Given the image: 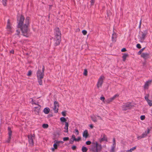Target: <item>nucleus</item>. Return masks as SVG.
<instances>
[{
	"mask_svg": "<svg viewBox=\"0 0 152 152\" xmlns=\"http://www.w3.org/2000/svg\"><path fill=\"white\" fill-rule=\"evenodd\" d=\"M29 17H27L25 20L24 16L21 15L18 25V27L20 28L23 35L26 37L28 36L29 32L28 26L29 24Z\"/></svg>",
	"mask_w": 152,
	"mask_h": 152,
	"instance_id": "obj_1",
	"label": "nucleus"
},
{
	"mask_svg": "<svg viewBox=\"0 0 152 152\" xmlns=\"http://www.w3.org/2000/svg\"><path fill=\"white\" fill-rule=\"evenodd\" d=\"M61 35L59 28L57 27L55 29L54 46H56L59 45L61 41Z\"/></svg>",
	"mask_w": 152,
	"mask_h": 152,
	"instance_id": "obj_2",
	"label": "nucleus"
},
{
	"mask_svg": "<svg viewBox=\"0 0 152 152\" xmlns=\"http://www.w3.org/2000/svg\"><path fill=\"white\" fill-rule=\"evenodd\" d=\"M94 145L92 146V147L91 148V150L93 152H100L102 148L101 145L99 144L97 142L94 143Z\"/></svg>",
	"mask_w": 152,
	"mask_h": 152,
	"instance_id": "obj_3",
	"label": "nucleus"
},
{
	"mask_svg": "<svg viewBox=\"0 0 152 152\" xmlns=\"http://www.w3.org/2000/svg\"><path fill=\"white\" fill-rule=\"evenodd\" d=\"M132 107V106L131 103L127 102L123 105L122 109L123 110H126L131 109Z\"/></svg>",
	"mask_w": 152,
	"mask_h": 152,
	"instance_id": "obj_4",
	"label": "nucleus"
},
{
	"mask_svg": "<svg viewBox=\"0 0 152 152\" xmlns=\"http://www.w3.org/2000/svg\"><path fill=\"white\" fill-rule=\"evenodd\" d=\"M104 77V76H101L99 79L97 83V87L98 88L101 87L103 83V81Z\"/></svg>",
	"mask_w": 152,
	"mask_h": 152,
	"instance_id": "obj_5",
	"label": "nucleus"
},
{
	"mask_svg": "<svg viewBox=\"0 0 152 152\" xmlns=\"http://www.w3.org/2000/svg\"><path fill=\"white\" fill-rule=\"evenodd\" d=\"M147 34V32L146 31L144 32H142L141 35L139 36V38L140 42H142L145 39L146 37Z\"/></svg>",
	"mask_w": 152,
	"mask_h": 152,
	"instance_id": "obj_6",
	"label": "nucleus"
},
{
	"mask_svg": "<svg viewBox=\"0 0 152 152\" xmlns=\"http://www.w3.org/2000/svg\"><path fill=\"white\" fill-rule=\"evenodd\" d=\"M34 138V136L32 134L29 135L28 136L29 144L31 146H33L34 145L33 140Z\"/></svg>",
	"mask_w": 152,
	"mask_h": 152,
	"instance_id": "obj_7",
	"label": "nucleus"
},
{
	"mask_svg": "<svg viewBox=\"0 0 152 152\" xmlns=\"http://www.w3.org/2000/svg\"><path fill=\"white\" fill-rule=\"evenodd\" d=\"M44 75V73L42 72L40 69H38L37 72V78H43Z\"/></svg>",
	"mask_w": 152,
	"mask_h": 152,
	"instance_id": "obj_8",
	"label": "nucleus"
},
{
	"mask_svg": "<svg viewBox=\"0 0 152 152\" xmlns=\"http://www.w3.org/2000/svg\"><path fill=\"white\" fill-rule=\"evenodd\" d=\"M118 95L117 94H115L113 97L107 99L106 101V102L107 103H110V102H112L117 97H118Z\"/></svg>",
	"mask_w": 152,
	"mask_h": 152,
	"instance_id": "obj_9",
	"label": "nucleus"
},
{
	"mask_svg": "<svg viewBox=\"0 0 152 152\" xmlns=\"http://www.w3.org/2000/svg\"><path fill=\"white\" fill-rule=\"evenodd\" d=\"M54 107L53 109L55 113H57L58 111L59 104L58 103L57 101H55L54 103Z\"/></svg>",
	"mask_w": 152,
	"mask_h": 152,
	"instance_id": "obj_10",
	"label": "nucleus"
},
{
	"mask_svg": "<svg viewBox=\"0 0 152 152\" xmlns=\"http://www.w3.org/2000/svg\"><path fill=\"white\" fill-rule=\"evenodd\" d=\"M149 96V94H146L145 96V99L146 101L149 106L151 107L152 106V101L148 99Z\"/></svg>",
	"mask_w": 152,
	"mask_h": 152,
	"instance_id": "obj_11",
	"label": "nucleus"
},
{
	"mask_svg": "<svg viewBox=\"0 0 152 152\" xmlns=\"http://www.w3.org/2000/svg\"><path fill=\"white\" fill-rule=\"evenodd\" d=\"M152 82L151 80H148L146 81L143 86L144 89H148V88L149 85L151 84Z\"/></svg>",
	"mask_w": 152,
	"mask_h": 152,
	"instance_id": "obj_12",
	"label": "nucleus"
},
{
	"mask_svg": "<svg viewBox=\"0 0 152 152\" xmlns=\"http://www.w3.org/2000/svg\"><path fill=\"white\" fill-rule=\"evenodd\" d=\"M147 131H145V132L143 133L141 135L142 137L143 138L147 136V134L149 133L150 132V131L151 129V127L150 128H147Z\"/></svg>",
	"mask_w": 152,
	"mask_h": 152,
	"instance_id": "obj_13",
	"label": "nucleus"
},
{
	"mask_svg": "<svg viewBox=\"0 0 152 152\" xmlns=\"http://www.w3.org/2000/svg\"><path fill=\"white\" fill-rule=\"evenodd\" d=\"M8 134H9V137L7 141V142H9L10 141V140L11 139V137L12 136V131L11 130V128L9 127H8Z\"/></svg>",
	"mask_w": 152,
	"mask_h": 152,
	"instance_id": "obj_14",
	"label": "nucleus"
},
{
	"mask_svg": "<svg viewBox=\"0 0 152 152\" xmlns=\"http://www.w3.org/2000/svg\"><path fill=\"white\" fill-rule=\"evenodd\" d=\"M141 56L145 59H146L148 58L149 54L147 53H142L141 54Z\"/></svg>",
	"mask_w": 152,
	"mask_h": 152,
	"instance_id": "obj_15",
	"label": "nucleus"
},
{
	"mask_svg": "<svg viewBox=\"0 0 152 152\" xmlns=\"http://www.w3.org/2000/svg\"><path fill=\"white\" fill-rule=\"evenodd\" d=\"M68 126L69 124L67 122H66L65 123V126L64 127V132L65 133H68Z\"/></svg>",
	"mask_w": 152,
	"mask_h": 152,
	"instance_id": "obj_16",
	"label": "nucleus"
},
{
	"mask_svg": "<svg viewBox=\"0 0 152 152\" xmlns=\"http://www.w3.org/2000/svg\"><path fill=\"white\" fill-rule=\"evenodd\" d=\"M83 137H84L86 139L88 137V134L87 130H85L83 132Z\"/></svg>",
	"mask_w": 152,
	"mask_h": 152,
	"instance_id": "obj_17",
	"label": "nucleus"
},
{
	"mask_svg": "<svg viewBox=\"0 0 152 152\" xmlns=\"http://www.w3.org/2000/svg\"><path fill=\"white\" fill-rule=\"evenodd\" d=\"M117 37L116 34L115 33V32H113L112 34V41H115V39H116Z\"/></svg>",
	"mask_w": 152,
	"mask_h": 152,
	"instance_id": "obj_18",
	"label": "nucleus"
},
{
	"mask_svg": "<svg viewBox=\"0 0 152 152\" xmlns=\"http://www.w3.org/2000/svg\"><path fill=\"white\" fill-rule=\"evenodd\" d=\"M50 111V109L48 107H46L45 108L44 110V112L46 114H48Z\"/></svg>",
	"mask_w": 152,
	"mask_h": 152,
	"instance_id": "obj_19",
	"label": "nucleus"
},
{
	"mask_svg": "<svg viewBox=\"0 0 152 152\" xmlns=\"http://www.w3.org/2000/svg\"><path fill=\"white\" fill-rule=\"evenodd\" d=\"M107 141V138L106 137V136L105 134H103V137L101 138L100 140V142H102L103 141Z\"/></svg>",
	"mask_w": 152,
	"mask_h": 152,
	"instance_id": "obj_20",
	"label": "nucleus"
},
{
	"mask_svg": "<svg viewBox=\"0 0 152 152\" xmlns=\"http://www.w3.org/2000/svg\"><path fill=\"white\" fill-rule=\"evenodd\" d=\"M91 120L94 122H97L96 117L94 115H92L91 116Z\"/></svg>",
	"mask_w": 152,
	"mask_h": 152,
	"instance_id": "obj_21",
	"label": "nucleus"
},
{
	"mask_svg": "<svg viewBox=\"0 0 152 152\" xmlns=\"http://www.w3.org/2000/svg\"><path fill=\"white\" fill-rule=\"evenodd\" d=\"M128 56V54H124L122 58L123 59V61H125L126 57Z\"/></svg>",
	"mask_w": 152,
	"mask_h": 152,
	"instance_id": "obj_22",
	"label": "nucleus"
},
{
	"mask_svg": "<svg viewBox=\"0 0 152 152\" xmlns=\"http://www.w3.org/2000/svg\"><path fill=\"white\" fill-rule=\"evenodd\" d=\"M88 148L85 146H83L82 148V151L83 152H87L88 151Z\"/></svg>",
	"mask_w": 152,
	"mask_h": 152,
	"instance_id": "obj_23",
	"label": "nucleus"
},
{
	"mask_svg": "<svg viewBox=\"0 0 152 152\" xmlns=\"http://www.w3.org/2000/svg\"><path fill=\"white\" fill-rule=\"evenodd\" d=\"M12 28V27H11L10 23V22L9 20H8L7 21V29H9V28Z\"/></svg>",
	"mask_w": 152,
	"mask_h": 152,
	"instance_id": "obj_24",
	"label": "nucleus"
},
{
	"mask_svg": "<svg viewBox=\"0 0 152 152\" xmlns=\"http://www.w3.org/2000/svg\"><path fill=\"white\" fill-rule=\"evenodd\" d=\"M43 78H37L38 82L39 83V84L40 85H42V79Z\"/></svg>",
	"mask_w": 152,
	"mask_h": 152,
	"instance_id": "obj_25",
	"label": "nucleus"
},
{
	"mask_svg": "<svg viewBox=\"0 0 152 152\" xmlns=\"http://www.w3.org/2000/svg\"><path fill=\"white\" fill-rule=\"evenodd\" d=\"M60 120L61 122H66V119L63 117H62L60 118Z\"/></svg>",
	"mask_w": 152,
	"mask_h": 152,
	"instance_id": "obj_26",
	"label": "nucleus"
},
{
	"mask_svg": "<svg viewBox=\"0 0 152 152\" xmlns=\"http://www.w3.org/2000/svg\"><path fill=\"white\" fill-rule=\"evenodd\" d=\"M136 148V147H133L130 149V150L127 151L126 152H132V151L134 150Z\"/></svg>",
	"mask_w": 152,
	"mask_h": 152,
	"instance_id": "obj_27",
	"label": "nucleus"
},
{
	"mask_svg": "<svg viewBox=\"0 0 152 152\" xmlns=\"http://www.w3.org/2000/svg\"><path fill=\"white\" fill-rule=\"evenodd\" d=\"M40 108V107L39 105H38L37 106L34 107V109H37V113H39V110Z\"/></svg>",
	"mask_w": 152,
	"mask_h": 152,
	"instance_id": "obj_28",
	"label": "nucleus"
},
{
	"mask_svg": "<svg viewBox=\"0 0 152 152\" xmlns=\"http://www.w3.org/2000/svg\"><path fill=\"white\" fill-rule=\"evenodd\" d=\"M72 139H73V140L71 142V143H72L74 141H75L76 138H75V136L74 134H73L72 137Z\"/></svg>",
	"mask_w": 152,
	"mask_h": 152,
	"instance_id": "obj_29",
	"label": "nucleus"
},
{
	"mask_svg": "<svg viewBox=\"0 0 152 152\" xmlns=\"http://www.w3.org/2000/svg\"><path fill=\"white\" fill-rule=\"evenodd\" d=\"M9 34H10L12 32L13 30L12 28L7 29Z\"/></svg>",
	"mask_w": 152,
	"mask_h": 152,
	"instance_id": "obj_30",
	"label": "nucleus"
},
{
	"mask_svg": "<svg viewBox=\"0 0 152 152\" xmlns=\"http://www.w3.org/2000/svg\"><path fill=\"white\" fill-rule=\"evenodd\" d=\"M55 143L57 144H58L59 143H61V144H63L64 143V142L62 141H54Z\"/></svg>",
	"mask_w": 152,
	"mask_h": 152,
	"instance_id": "obj_31",
	"label": "nucleus"
},
{
	"mask_svg": "<svg viewBox=\"0 0 152 152\" xmlns=\"http://www.w3.org/2000/svg\"><path fill=\"white\" fill-rule=\"evenodd\" d=\"M42 127L44 128H47L48 127V125L47 124H43L42 126Z\"/></svg>",
	"mask_w": 152,
	"mask_h": 152,
	"instance_id": "obj_32",
	"label": "nucleus"
},
{
	"mask_svg": "<svg viewBox=\"0 0 152 152\" xmlns=\"http://www.w3.org/2000/svg\"><path fill=\"white\" fill-rule=\"evenodd\" d=\"M7 0H2V3L4 6L7 5Z\"/></svg>",
	"mask_w": 152,
	"mask_h": 152,
	"instance_id": "obj_33",
	"label": "nucleus"
},
{
	"mask_svg": "<svg viewBox=\"0 0 152 152\" xmlns=\"http://www.w3.org/2000/svg\"><path fill=\"white\" fill-rule=\"evenodd\" d=\"M87 72H87V69H85L84 70V72L83 73L84 75L85 76H87Z\"/></svg>",
	"mask_w": 152,
	"mask_h": 152,
	"instance_id": "obj_34",
	"label": "nucleus"
},
{
	"mask_svg": "<svg viewBox=\"0 0 152 152\" xmlns=\"http://www.w3.org/2000/svg\"><path fill=\"white\" fill-rule=\"evenodd\" d=\"M82 33L84 35H86L87 33V31L86 30H83L82 31Z\"/></svg>",
	"mask_w": 152,
	"mask_h": 152,
	"instance_id": "obj_35",
	"label": "nucleus"
},
{
	"mask_svg": "<svg viewBox=\"0 0 152 152\" xmlns=\"http://www.w3.org/2000/svg\"><path fill=\"white\" fill-rule=\"evenodd\" d=\"M145 116L144 115H142L140 116V119L142 120H143L145 119Z\"/></svg>",
	"mask_w": 152,
	"mask_h": 152,
	"instance_id": "obj_36",
	"label": "nucleus"
},
{
	"mask_svg": "<svg viewBox=\"0 0 152 152\" xmlns=\"http://www.w3.org/2000/svg\"><path fill=\"white\" fill-rule=\"evenodd\" d=\"M81 137H79L77 138H76L75 141L79 142L81 140Z\"/></svg>",
	"mask_w": 152,
	"mask_h": 152,
	"instance_id": "obj_37",
	"label": "nucleus"
},
{
	"mask_svg": "<svg viewBox=\"0 0 152 152\" xmlns=\"http://www.w3.org/2000/svg\"><path fill=\"white\" fill-rule=\"evenodd\" d=\"M69 138L68 137H64L63 138V140L64 141H66L69 140Z\"/></svg>",
	"mask_w": 152,
	"mask_h": 152,
	"instance_id": "obj_38",
	"label": "nucleus"
},
{
	"mask_svg": "<svg viewBox=\"0 0 152 152\" xmlns=\"http://www.w3.org/2000/svg\"><path fill=\"white\" fill-rule=\"evenodd\" d=\"M86 143L87 145H90L91 144V142L90 141H88L86 142Z\"/></svg>",
	"mask_w": 152,
	"mask_h": 152,
	"instance_id": "obj_39",
	"label": "nucleus"
},
{
	"mask_svg": "<svg viewBox=\"0 0 152 152\" xmlns=\"http://www.w3.org/2000/svg\"><path fill=\"white\" fill-rule=\"evenodd\" d=\"M136 47L137 48L139 49L141 48L140 45L139 44H137V45Z\"/></svg>",
	"mask_w": 152,
	"mask_h": 152,
	"instance_id": "obj_40",
	"label": "nucleus"
},
{
	"mask_svg": "<svg viewBox=\"0 0 152 152\" xmlns=\"http://www.w3.org/2000/svg\"><path fill=\"white\" fill-rule=\"evenodd\" d=\"M32 74V72L31 70H30L28 71V73L27 74V75L28 76H30Z\"/></svg>",
	"mask_w": 152,
	"mask_h": 152,
	"instance_id": "obj_41",
	"label": "nucleus"
},
{
	"mask_svg": "<svg viewBox=\"0 0 152 152\" xmlns=\"http://www.w3.org/2000/svg\"><path fill=\"white\" fill-rule=\"evenodd\" d=\"M144 49V48H142V49H141V50H140V51H139V52H138V55H140V54H141V53L143 51Z\"/></svg>",
	"mask_w": 152,
	"mask_h": 152,
	"instance_id": "obj_42",
	"label": "nucleus"
},
{
	"mask_svg": "<svg viewBox=\"0 0 152 152\" xmlns=\"http://www.w3.org/2000/svg\"><path fill=\"white\" fill-rule=\"evenodd\" d=\"M62 115L64 116H66V112L65 111L62 112L61 113Z\"/></svg>",
	"mask_w": 152,
	"mask_h": 152,
	"instance_id": "obj_43",
	"label": "nucleus"
},
{
	"mask_svg": "<svg viewBox=\"0 0 152 152\" xmlns=\"http://www.w3.org/2000/svg\"><path fill=\"white\" fill-rule=\"evenodd\" d=\"M56 143L53 145V147L55 149L57 148V145Z\"/></svg>",
	"mask_w": 152,
	"mask_h": 152,
	"instance_id": "obj_44",
	"label": "nucleus"
},
{
	"mask_svg": "<svg viewBox=\"0 0 152 152\" xmlns=\"http://www.w3.org/2000/svg\"><path fill=\"white\" fill-rule=\"evenodd\" d=\"M115 145H116V143H115V138H113V146H115Z\"/></svg>",
	"mask_w": 152,
	"mask_h": 152,
	"instance_id": "obj_45",
	"label": "nucleus"
},
{
	"mask_svg": "<svg viewBox=\"0 0 152 152\" xmlns=\"http://www.w3.org/2000/svg\"><path fill=\"white\" fill-rule=\"evenodd\" d=\"M100 99L102 100L103 102H104V100L105 99V98L104 96H102L100 97Z\"/></svg>",
	"mask_w": 152,
	"mask_h": 152,
	"instance_id": "obj_46",
	"label": "nucleus"
},
{
	"mask_svg": "<svg viewBox=\"0 0 152 152\" xmlns=\"http://www.w3.org/2000/svg\"><path fill=\"white\" fill-rule=\"evenodd\" d=\"M20 33V31L19 30H16V35L19 36V35Z\"/></svg>",
	"mask_w": 152,
	"mask_h": 152,
	"instance_id": "obj_47",
	"label": "nucleus"
},
{
	"mask_svg": "<svg viewBox=\"0 0 152 152\" xmlns=\"http://www.w3.org/2000/svg\"><path fill=\"white\" fill-rule=\"evenodd\" d=\"M75 132H76L77 133V135H78L79 134V132L78 131V130L77 129H75Z\"/></svg>",
	"mask_w": 152,
	"mask_h": 152,
	"instance_id": "obj_48",
	"label": "nucleus"
},
{
	"mask_svg": "<svg viewBox=\"0 0 152 152\" xmlns=\"http://www.w3.org/2000/svg\"><path fill=\"white\" fill-rule=\"evenodd\" d=\"M115 146H113L112 147V148L111 150L114 151H115Z\"/></svg>",
	"mask_w": 152,
	"mask_h": 152,
	"instance_id": "obj_49",
	"label": "nucleus"
},
{
	"mask_svg": "<svg viewBox=\"0 0 152 152\" xmlns=\"http://www.w3.org/2000/svg\"><path fill=\"white\" fill-rule=\"evenodd\" d=\"M126 51V49L125 48H123L121 50V51L122 52H124Z\"/></svg>",
	"mask_w": 152,
	"mask_h": 152,
	"instance_id": "obj_50",
	"label": "nucleus"
},
{
	"mask_svg": "<svg viewBox=\"0 0 152 152\" xmlns=\"http://www.w3.org/2000/svg\"><path fill=\"white\" fill-rule=\"evenodd\" d=\"M137 138L138 139V140H140V139H141V138H143L142 137V135H141V136H138L137 137Z\"/></svg>",
	"mask_w": 152,
	"mask_h": 152,
	"instance_id": "obj_51",
	"label": "nucleus"
},
{
	"mask_svg": "<svg viewBox=\"0 0 152 152\" xmlns=\"http://www.w3.org/2000/svg\"><path fill=\"white\" fill-rule=\"evenodd\" d=\"M91 2L92 5H93L94 3V0H91Z\"/></svg>",
	"mask_w": 152,
	"mask_h": 152,
	"instance_id": "obj_52",
	"label": "nucleus"
},
{
	"mask_svg": "<svg viewBox=\"0 0 152 152\" xmlns=\"http://www.w3.org/2000/svg\"><path fill=\"white\" fill-rule=\"evenodd\" d=\"M76 148V147L75 146H73L72 147V149L73 150H75Z\"/></svg>",
	"mask_w": 152,
	"mask_h": 152,
	"instance_id": "obj_53",
	"label": "nucleus"
},
{
	"mask_svg": "<svg viewBox=\"0 0 152 152\" xmlns=\"http://www.w3.org/2000/svg\"><path fill=\"white\" fill-rule=\"evenodd\" d=\"M44 71H45V67L44 66H43L42 68V71H41L42 72H43V73H44Z\"/></svg>",
	"mask_w": 152,
	"mask_h": 152,
	"instance_id": "obj_54",
	"label": "nucleus"
},
{
	"mask_svg": "<svg viewBox=\"0 0 152 152\" xmlns=\"http://www.w3.org/2000/svg\"><path fill=\"white\" fill-rule=\"evenodd\" d=\"M37 109H35L34 110V111L35 112V113L36 114H38L39 113H37Z\"/></svg>",
	"mask_w": 152,
	"mask_h": 152,
	"instance_id": "obj_55",
	"label": "nucleus"
},
{
	"mask_svg": "<svg viewBox=\"0 0 152 152\" xmlns=\"http://www.w3.org/2000/svg\"><path fill=\"white\" fill-rule=\"evenodd\" d=\"M97 117L98 118V119H100V120L102 119V118H101V117H100V116H97Z\"/></svg>",
	"mask_w": 152,
	"mask_h": 152,
	"instance_id": "obj_56",
	"label": "nucleus"
},
{
	"mask_svg": "<svg viewBox=\"0 0 152 152\" xmlns=\"http://www.w3.org/2000/svg\"><path fill=\"white\" fill-rule=\"evenodd\" d=\"M90 127L92 129L93 128V125L92 124H91V125H90Z\"/></svg>",
	"mask_w": 152,
	"mask_h": 152,
	"instance_id": "obj_57",
	"label": "nucleus"
},
{
	"mask_svg": "<svg viewBox=\"0 0 152 152\" xmlns=\"http://www.w3.org/2000/svg\"><path fill=\"white\" fill-rule=\"evenodd\" d=\"M10 53L13 54L14 53V51L13 50H12L10 51Z\"/></svg>",
	"mask_w": 152,
	"mask_h": 152,
	"instance_id": "obj_58",
	"label": "nucleus"
},
{
	"mask_svg": "<svg viewBox=\"0 0 152 152\" xmlns=\"http://www.w3.org/2000/svg\"><path fill=\"white\" fill-rule=\"evenodd\" d=\"M54 149H55L54 148H52V151H54Z\"/></svg>",
	"mask_w": 152,
	"mask_h": 152,
	"instance_id": "obj_59",
	"label": "nucleus"
},
{
	"mask_svg": "<svg viewBox=\"0 0 152 152\" xmlns=\"http://www.w3.org/2000/svg\"><path fill=\"white\" fill-rule=\"evenodd\" d=\"M110 152H115V151H113L111 150V151H110Z\"/></svg>",
	"mask_w": 152,
	"mask_h": 152,
	"instance_id": "obj_60",
	"label": "nucleus"
},
{
	"mask_svg": "<svg viewBox=\"0 0 152 152\" xmlns=\"http://www.w3.org/2000/svg\"><path fill=\"white\" fill-rule=\"evenodd\" d=\"M151 113H152V109H151Z\"/></svg>",
	"mask_w": 152,
	"mask_h": 152,
	"instance_id": "obj_61",
	"label": "nucleus"
},
{
	"mask_svg": "<svg viewBox=\"0 0 152 152\" xmlns=\"http://www.w3.org/2000/svg\"><path fill=\"white\" fill-rule=\"evenodd\" d=\"M151 151H152V147H151Z\"/></svg>",
	"mask_w": 152,
	"mask_h": 152,
	"instance_id": "obj_62",
	"label": "nucleus"
},
{
	"mask_svg": "<svg viewBox=\"0 0 152 152\" xmlns=\"http://www.w3.org/2000/svg\"><path fill=\"white\" fill-rule=\"evenodd\" d=\"M141 21H140V25L141 24Z\"/></svg>",
	"mask_w": 152,
	"mask_h": 152,
	"instance_id": "obj_63",
	"label": "nucleus"
}]
</instances>
